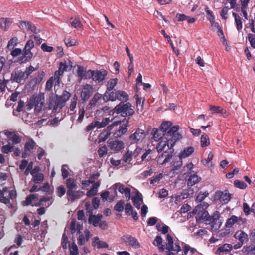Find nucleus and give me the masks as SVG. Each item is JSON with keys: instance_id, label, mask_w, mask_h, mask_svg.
<instances>
[{"instance_id": "obj_55", "label": "nucleus", "mask_w": 255, "mask_h": 255, "mask_svg": "<svg viewBox=\"0 0 255 255\" xmlns=\"http://www.w3.org/2000/svg\"><path fill=\"white\" fill-rule=\"evenodd\" d=\"M66 193V189L63 185L58 186L56 189L57 195L59 197H62Z\"/></svg>"}, {"instance_id": "obj_64", "label": "nucleus", "mask_w": 255, "mask_h": 255, "mask_svg": "<svg viewBox=\"0 0 255 255\" xmlns=\"http://www.w3.org/2000/svg\"><path fill=\"white\" fill-rule=\"evenodd\" d=\"M248 40L252 48H255V35L251 33L248 34Z\"/></svg>"}, {"instance_id": "obj_48", "label": "nucleus", "mask_w": 255, "mask_h": 255, "mask_svg": "<svg viewBox=\"0 0 255 255\" xmlns=\"http://www.w3.org/2000/svg\"><path fill=\"white\" fill-rule=\"evenodd\" d=\"M14 149V146L10 145V142H8V144L4 145L1 148V151L3 153L7 154L9 152H12Z\"/></svg>"}, {"instance_id": "obj_12", "label": "nucleus", "mask_w": 255, "mask_h": 255, "mask_svg": "<svg viewBox=\"0 0 255 255\" xmlns=\"http://www.w3.org/2000/svg\"><path fill=\"white\" fill-rule=\"evenodd\" d=\"M246 221V219L242 218L241 217H238L235 215H232L227 220L225 226L227 228H231L236 223L240 225L244 224Z\"/></svg>"}, {"instance_id": "obj_61", "label": "nucleus", "mask_w": 255, "mask_h": 255, "mask_svg": "<svg viewBox=\"0 0 255 255\" xmlns=\"http://www.w3.org/2000/svg\"><path fill=\"white\" fill-rule=\"evenodd\" d=\"M59 96L66 103L70 98L71 94L68 91L64 90L62 95Z\"/></svg>"}, {"instance_id": "obj_35", "label": "nucleus", "mask_w": 255, "mask_h": 255, "mask_svg": "<svg viewBox=\"0 0 255 255\" xmlns=\"http://www.w3.org/2000/svg\"><path fill=\"white\" fill-rule=\"evenodd\" d=\"M201 146L203 148L210 145V140L208 136L204 133L202 135L200 139Z\"/></svg>"}, {"instance_id": "obj_40", "label": "nucleus", "mask_w": 255, "mask_h": 255, "mask_svg": "<svg viewBox=\"0 0 255 255\" xmlns=\"http://www.w3.org/2000/svg\"><path fill=\"white\" fill-rule=\"evenodd\" d=\"M111 188H113L114 189V192L116 193V194H117V189H118V191L121 193H122V194L124 193V191L125 189V188L124 187V185H123L120 183H115V184H114L112 186Z\"/></svg>"}, {"instance_id": "obj_60", "label": "nucleus", "mask_w": 255, "mask_h": 255, "mask_svg": "<svg viewBox=\"0 0 255 255\" xmlns=\"http://www.w3.org/2000/svg\"><path fill=\"white\" fill-rule=\"evenodd\" d=\"M98 153L100 157H103L107 154V149L105 145L103 146L98 150Z\"/></svg>"}, {"instance_id": "obj_44", "label": "nucleus", "mask_w": 255, "mask_h": 255, "mask_svg": "<svg viewBox=\"0 0 255 255\" xmlns=\"http://www.w3.org/2000/svg\"><path fill=\"white\" fill-rule=\"evenodd\" d=\"M102 97V95L99 93H96L91 99L89 102L91 106H95L98 102V100Z\"/></svg>"}, {"instance_id": "obj_62", "label": "nucleus", "mask_w": 255, "mask_h": 255, "mask_svg": "<svg viewBox=\"0 0 255 255\" xmlns=\"http://www.w3.org/2000/svg\"><path fill=\"white\" fill-rule=\"evenodd\" d=\"M71 25L72 27L79 29L82 25L80 20L79 18H76L71 22Z\"/></svg>"}, {"instance_id": "obj_63", "label": "nucleus", "mask_w": 255, "mask_h": 255, "mask_svg": "<svg viewBox=\"0 0 255 255\" xmlns=\"http://www.w3.org/2000/svg\"><path fill=\"white\" fill-rule=\"evenodd\" d=\"M9 140H11L13 142V144H18L21 141L20 136L18 134H15L14 132Z\"/></svg>"}, {"instance_id": "obj_30", "label": "nucleus", "mask_w": 255, "mask_h": 255, "mask_svg": "<svg viewBox=\"0 0 255 255\" xmlns=\"http://www.w3.org/2000/svg\"><path fill=\"white\" fill-rule=\"evenodd\" d=\"M233 247L232 245L229 244H225L223 245L218 248L216 250V253L220 255L221 253L230 252L232 250Z\"/></svg>"}, {"instance_id": "obj_10", "label": "nucleus", "mask_w": 255, "mask_h": 255, "mask_svg": "<svg viewBox=\"0 0 255 255\" xmlns=\"http://www.w3.org/2000/svg\"><path fill=\"white\" fill-rule=\"evenodd\" d=\"M94 91L92 85L86 84L83 87L81 92V98L83 101H87L92 95Z\"/></svg>"}, {"instance_id": "obj_2", "label": "nucleus", "mask_w": 255, "mask_h": 255, "mask_svg": "<svg viewBox=\"0 0 255 255\" xmlns=\"http://www.w3.org/2000/svg\"><path fill=\"white\" fill-rule=\"evenodd\" d=\"M201 208L202 207L200 206H197L192 212L188 213V215L191 217V214H196L195 218L197 222L201 223L205 221L206 224H211L212 228L218 229L221 225V223L219 225H217V222L220 223L219 221L220 215L219 212L216 211L210 216L207 210L201 209Z\"/></svg>"}, {"instance_id": "obj_7", "label": "nucleus", "mask_w": 255, "mask_h": 255, "mask_svg": "<svg viewBox=\"0 0 255 255\" xmlns=\"http://www.w3.org/2000/svg\"><path fill=\"white\" fill-rule=\"evenodd\" d=\"M145 136L144 131L138 128L134 133L129 136V139L131 144L138 143L142 142Z\"/></svg>"}, {"instance_id": "obj_13", "label": "nucleus", "mask_w": 255, "mask_h": 255, "mask_svg": "<svg viewBox=\"0 0 255 255\" xmlns=\"http://www.w3.org/2000/svg\"><path fill=\"white\" fill-rule=\"evenodd\" d=\"M121 239L127 245H130L136 248L140 247V244L136 238L131 235H127L123 236Z\"/></svg>"}, {"instance_id": "obj_39", "label": "nucleus", "mask_w": 255, "mask_h": 255, "mask_svg": "<svg viewBox=\"0 0 255 255\" xmlns=\"http://www.w3.org/2000/svg\"><path fill=\"white\" fill-rule=\"evenodd\" d=\"M132 158V152L128 150L125 154L123 155L122 157V160L126 163H129L131 161Z\"/></svg>"}, {"instance_id": "obj_31", "label": "nucleus", "mask_w": 255, "mask_h": 255, "mask_svg": "<svg viewBox=\"0 0 255 255\" xmlns=\"http://www.w3.org/2000/svg\"><path fill=\"white\" fill-rule=\"evenodd\" d=\"M72 67V63L70 61H65L64 62H61L59 63V67L60 70L63 72L70 70Z\"/></svg>"}, {"instance_id": "obj_52", "label": "nucleus", "mask_w": 255, "mask_h": 255, "mask_svg": "<svg viewBox=\"0 0 255 255\" xmlns=\"http://www.w3.org/2000/svg\"><path fill=\"white\" fill-rule=\"evenodd\" d=\"M64 42L67 47H70L76 45V41L71 39L70 37H66L65 38Z\"/></svg>"}, {"instance_id": "obj_57", "label": "nucleus", "mask_w": 255, "mask_h": 255, "mask_svg": "<svg viewBox=\"0 0 255 255\" xmlns=\"http://www.w3.org/2000/svg\"><path fill=\"white\" fill-rule=\"evenodd\" d=\"M184 254L187 255L189 251H190L191 254H193L196 252V250L195 248H191L188 245H185L183 248Z\"/></svg>"}, {"instance_id": "obj_56", "label": "nucleus", "mask_w": 255, "mask_h": 255, "mask_svg": "<svg viewBox=\"0 0 255 255\" xmlns=\"http://www.w3.org/2000/svg\"><path fill=\"white\" fill-rule=\"evenodd\" d=\"M125 210L126 214L128 216L131 215L132 213L133 207L130 203H127L125 205Z\"/></svg>"}, {"instance_id": "obj_14", "label": "nucleus", "mask_w": 255, "mask_h": 255, "mask_svg": "<svg viewBox=\"0 0 255 255\" xmlns=\"http://www.w3.org/2000/svg\"><path fill=\"white\" fill-rule=\"evenodd\" d=\"M84 194V192L80 190L76 191V189L67 191V198L68 201L73 202L77 199L80 198Z\"/></svg>"}, {"instance_id": "obj_38", "label": "nucleus", "mask_w": 255, "mask_h": 255, "mask_svg": "<svg viewBox=\"0 0 255 255\" xmlns=\"http://www.w3.org/2000/svg\"><path fill=\"white\" fill-rule=\"evenodd\" d=\"M45 72L44 71L38 72L36 77L32 80L35 84H39L43 80L45 76Z\"/></svg>"}, {"instance_id": "obj_18", "label": "nucleus", "mask_w": 255, "mask_h": 255, "mask_svg": "<svg viewBox=\"0 0 255 255\" xmlns=\"http://www.w3.org/2000/svg\"><path fill=\"white\" fill-rule=\"evenodd\" d=\"M118 81V79L117 78L110 79L106 84L107 89L104 95L103 99L105 100L106 98L108 97L109 93H111L112 91H114V88L116 85Z\"/></svg>"}, {"instance_id": "obj_23", "label": "nucleus", "mask_w": 255, "mask_h": 255, "mask_svg": "<svg viewBox=\"0 0 255 255\" xmlns=\"http://www.w3.org/2000/svg\"><path fill=\"white\" fill-rule=\"evenodd\" d=\"M92 245L94 247H96L98 249L107 248L109 246L106 242L100 241L98 237H95L93 238Z\"/></svg>"}, {"instance_id": "obj_54", "label": "nucleus", "mask_w": 255, "mask_h": 255, "mask_svg": "<svg viewBox=\"0 0 255 255\" xmlns=\"http://www.w3.org/2000/svg\"><path fill=\"white\" fill-rule=\"evenodd\" d=\"M209 193L207 191L204 192H200L197 195L196 200L197 202H202V201L208 196Z\"/></svg>"}, {"instance_id": "obj_1", "label": "nucleus", "mask_w": 255, "mask_h": 255, "mask_svg": "<svg viewBox=\"0 0 255 255\" xmlns=\"http://www.w3.org/2000/svg\"><path fill=\"white\" fill-rule=\"evenodd\" d=\"M179 129L178 125L173 126L167 133V135L171 136V138H167L166 141H160L157 145L156 148L157 152L159 153L163 152L157 157L158 164L162 165L165 164L169 162L173 156L174 151L173 147L176 142L182 137V135L178 132Z\"/></svg>"}, {"instance_id": "obj_5", "label": "nucleus", "mask_w": 255, "mask_h": 255, "mask_svg": "<svg viewBox=\"0 0 255 255\" xmlns=\"http://www.w3.org/2000/svg\"><path fill=\"white\" fill-rule=\"evenodd\" d=\"M117 100L121 101V102H127L129 100V95L127 92L123 90H118L116 92L112 91L108 95V97L104 100L114 101Z\"/></svg>"}, {"instance_id": "obj_42", "label": "nucleus", "mask_w": 255, "mask_h": 255, "mask_svg": "<svg viewBox=\"0 0 255 255\" xmlns=\"http://www.w3.org/2000/svg\"><path fill=\"white\" fill-rule=\"evenodd\" d=\"M38 68V65L35 68H34L32 65H30L28 67L26 68V70L23 73H24L26 79L29 77L30 75L34 71L37 70Z\"/></svg>"}, {"instance_id": "obj_50", "label": "nucleus", "mask_w": 255, "mask_h": 255, "mask_svg": "<svg viewBox=\"0 0 255 255\" xmlns=\"http://www.w3.org/2000/svg\"><path fill=\"white\" fill-rule=\"evenodd\" d=\"M34 200H38L37 195L36 194H31L27 196L26 198V200L24 202L25 205H30L32 201Z\"/></svg>"}, {"instance_id": "obj_20", "label": "nucleus", "mask_w": 255, "mask_h": 255, "mask_svg": "<svg viewBox=\"0 0 255 255\" xmlns=\"http://www.w3.org/2000/svg\"><path fill=\"white\" fill-rule=\"evenodd\" d=\"M216 195L219 198L222 204H227L231 199V194L221 191H217L216 193Z\"/></svg>"}, {"instance_id": "obj_37", "label": "nucleus", "mask_w": 255, "mask_h": 255, "mask_svg": "<svg viewBox=\"0 0 255 255\" xmlns=\"http://www.w3.org/2000/svg\"><path fill=\"white\" fill-rule=\"evenodd\" d=\"M166 240L168 243L166 244V249L169 251H171L173 249V241L172 236L169 234H167L166 235Z\"/></svg>"}, {"instance_id": "obj_11", "label": "nucleus", "mask_w": 255, "mask_h": 255, "mask_svg": "<svg viewBox=\"0 0 255 255\" xmlns=\"http://www.w3.org/2000/svg\"><path fill=\"white\" fill-rule=\"evenodd\" d=\"M93 72V81L99 83L102 82L106 79L108 75V72L104 69L94 70Z\"/></svg>"}, {"instance_id": "obj_51", "label": "nucleus", "mask_w": 255, "mask_h": 255, "mask_svg": "<svg viewBox=\"0 0 255 255\" xmlns=\"http://www.w3.org/2000/svg\"><path fill=\"white\" fill-rule=\"evenodd\" d=\"M85 111L84 107L83 106V107L80 108L79 109V112H78L79 116L77 120L78 123H80L82 122L84 117V115H85Z\"/></svg>"}, {"instance_id": "obj_4", "label": "nucleus", "mask_w": 255, "mask_h": 255, "mask_svg": "<svg viewBox=\"0 0 255 255\" xmlns=\"http://www.w3.org/2000/svg\"><path fill=\"white\" fill-rule=\"evenodd\" d=\"M113 112L120 115L122 117L126 118L132 116L135 111L132 108L131 104L129 102H120L113 109Z\"/></svg>"}, {"instance_id": "obj_28", "label": "nucleus", "mask_w": 255, "mask_h": 255, "mask_svg": "<svg viewBox=\"0 0 255 255\" xmlns=\"http://www.w3.org/2000/svg\"><path fill=\"white\" fill-rule=\"evenodd\" d=\"M11 23L9 18L2 17L0 19V27L4 31L8 29Z\"/></svg>"}, {"instance_id": "obj_46", "label": "nucleus", "mask_w": 255, "mask_h": 255, "mask_svg": "<svg viewBox=\"0 0 255 255\" xmlns=\"http://www.w3.org/2000/svg\"><path fill=\"white\" fill-rule=\"evenodd\" d=\"M78 98L76 95H74V96L71 99V102L69 106V109L71 111L75 113V109L76 108L77 105Z\"/></svg>"}, {"instance_id": "obj_16", "label": "nucleus", "mask_w": 255, "mask_h": 255, "mask_svg": "<svg viewBox=\"0 0 255 255\" xmlns=\"http://www.w3.org/2000/svg\"><path fill=\"white\" fill-rule=\"evenodd\" d=\"M167 132L166 134L163 133L160 129L156 128H154L152 131L153 138L156 141H158L159 140H161L160 141H166L167 138H171V136H168L167 135Z\"/></svg>"}, {"instance_id": "obj_19", "label": "nucleus", "mask_w": 255, "mask_h": 255, "mask_svg": "<svg viewBox=\"0 0 255 255\" xmlns=\"http://www.w3.org/2000/svg\"><path fill=\"white\" fill-rule=\"evenodd\" d=\"M33 56V54L31 50H24L23 49L22 52V56L19 57V61L21 64L25 63L29 61L32 59Z\"/></svg>"}, {"instance_id": "obj_45", "label": "nucleus", "mask_w": 255, "mask_h": 255, "mask_svg": "<svg viewBox=\"0 0 255 255\" xmlns=\"http://www.w3.org/2000/svg\"><path fill=\"white\" fill-rule=\"evenodd\" d=\"M18 38L16 37L12 38L8 42L7 48L13 49V48L17 45Z\"/></svg>"}, {"instance_id": "obj_49", "label": "nucleus", "mask_w": 255, "mask_h": 255, "mask_svg": "<svg viewBox=\"0 0 255 255\" xmlns=\"http://www.w3.org/2000/svg\"><path fill=\"white\" fill-rule=\"evenodd\" d=\"M210 110L213 113H223L225 110L220 106L211 105L210 107Z\"/></svg>"}, {"instance_id": "obj_33", "label": "nucleus", "mask_w": 255, "mask_h": 255, "mask_svg": "<svg viewBox=\"0 0 255 255\" xmlns=\"http://www.w3.org/2000/svg\"><path fill=\"white\" fill-rule=\"evenodd\" d=\"M194 151V149L193 147H188L187 148L184 149L179 155L180 159L185 158L189 156Z\"/></svg>"}, {"instance_id": "obj_58", "label": "nucleus", "mask_w": 255, "mask_h": 255, "mask_svg": "<svg viewBox=\"0 0 255 255\" xmlns=\"http://www.w3.org/2000/svg\"><path fill=\"white\" fill-rule=\"evenodd\" d=\"M8 82V80L3 79L2 80L0 79V91L1 92H3L5 91L6 88L7 87V84Z\"/></svg>"}, {"instance_id": "obj_34", "label": "nucleus", "mask_w": 255, "mask_h": 255, "mask_svg": "<svg viewBox=\"0 0 255 255\" xmlns=\"http://www.w3.org/2000/svg\"><path fill=\"white\" fill-rule=\"evenodd\" d=\"M110 122L109 118H105L102 120V122L98 121H95V125L97 128H101L106 126Z\"/></svg>"}, {"instance_id": "obj_32", "label": "nucleus", "mask_w": 255, "mask_h": 255, "mask_svg": "<svg viewBox=\"0 0 255 255\" xmlns=\"http://www.w3.org/2000/svg\"><path fill=\"white\" fill-rule=\"evenodd\" d=\"M172 125V123L169 121H166L162 123L160 127V130L162 131V132L166 134L168 132L170 129L173 127H171Z\"/></svg>"}, {"instance_id": "obj_47", "label": "nucleus", "mask_w": 255, "mask_h": 255, "mask_svg": "<svg viewBox=\"0 0 255 255\" xmlns=\"http://www.w3.org/2000/svg\"><path fill=\"white\" fill-rule=\"evenodd\" d=\"M33 176V181L35 184H39L41 183L44 179L43 174L41 173H38Z\"/></svg>"}, {"instance_id": "obj_22", "label": "nucleus", "mask_w": 255, "mask_h": 255, "mask_svg": "<svg viewBox=\"0 0 255 255\" xmlns=\"http://www.w3.org/2000/svg\"><path fill=\"white\" fill-rule=\"evenodd\" d=\"M234 237L235 239L238 240L239 242L243 244L248 241V234L242 230H239L236 232Z\"/></svg>"}, {"instance_id": "obj_8", "label": "nucleus", "mask_w": 255, "mask_h": 255, "mask_svg": "<svg viewBox=\"0 0 255 255\" xmlns=\"http://www.w3.org/2000/svg\"><path fill=\"white\" fill-rule=\"evenodd\" d=\"M8 189L7 187H4L3 188L2 190H0V202L5 204H9L10 203V199L12 200L16 199L17 196L16 191L12 190L9 192V198L4 197V192H7Z\"/></svg>"}, {"instance_id": "obj_24", "label": "nucleus", "mask_w": 255, "mask_h": 255, "mask_svg": "<svg viewBox=\"0 0 255 255\" xmlns=\"http://www.w3.org/2000/svg\"><path fill=\"white\" fill-rule=\"evenodd\" d=\"M90 232L86 229L84 234L80 235L78 238V244L79 245H84L86 241H88L90 238Z\"/></svg>"}, {"instance_id": "obj_41", "label": "nucleus", "mask_w": 255, "mask_h": 255, "mask_svg": "<svg viewBox=\"0 0 255 255\" xmlns=\"http://www.w3.org/2000/svg\"><path fill=\"white\" fill-rule=\"evenodd\" d=\"M151 152L152 151L150 149L146 150L141 156V161L139 162H137L138 164H141L143 161H145L146 160H147V161H149L151 159V158L149 157L147 159L146 158L151 153Z\"/></svg>"}, {"instance_id": "obj_25", "label": "nucleus", "mask_w": 255, "mask_h": 255, "mask_svg": "<svg viewBox=\"0 0 255 255\" xmlns=\"http://www.w3.org/2000/svg\"><path fill=\"white\" fill-rule=\"evenodd\" d=\"M102 217V215L99 214L96 216L90 214L88 219V222L89 223L92 224L94 227H97Z\"/></svg>"}, {"instance_id": "obj_36", "label": "nucleus", "mask_w": 255, "mask_h": 255, "mask_svg": "<svg viewBox=\"0 0 255 255\" xmlns=\"http://www.w3.org/2000/svg\"><path fill=\"white\" fill-rule=\"evenodd\" d=\"M36 143L32 139L27 142L24 145V150L31 153V151L35 148Z\"/></svg>"}, {"instance_id": "obj_43", "label": "nucleus", "mask_w": 255, "mask_h": 255, "mask_svg": "<svg viewBox=\"0 0 255 255\" xmlns=\"http://www.w3.org/2000/svg\"><path fill=\"white\" fill-rule=\"evenodd\" d=\"M125 204V202L123 200H120L114 206V210L117 212H122L124 209V205Z\"/></svg>"}, {"instance_id": "obj_59", "label": "nucleus", "mask_w": 255, "mask_h": 255, "mask_svg": "<svg viewBox=\"0 0 255 255\" xmlns=\"http://www.w3.org/2000/svg\"><path fill=\"white\" fill-rule=\"evenodd\" d=\"M70 255H77L78 254V247L74 243L70 247Z\"/></svg>"}, {"instance_id": "obj_26", "label": "nucleus", "mask_w": 255, "mask_h": 255, "mask_svg": "<svg viewBox=\"0 0 255 255\" xmlns=\"http://www.w3.org/2000/svg\"><path fill=\"white\" fill-rule=\"evenodd\" d=\"M141 196V194L139 192V191H137L136 196L132 198L134 206L138 209H140L141 202H143V199Z\"/></svg>"}, {"instance_id": "obj_27", "label": "nucleus", "mask_w": 255, "mask_h": 255, "mask_svg": "<svg viewBox=\"0 0 255 255\" xmlns=\"http://www.w3.org/2000/svg\"><path fill=\"white\" fill-rule=\"evenodd\" d=\"M65 102L59 96H56L55 105L53 106V111L56 112L58 108L61 109L65 105Z\"/></svg>"}, {"instance_id": "obj_21", "label": "nucleus", "mask_w": 255, "mask_h": 255, "mask_svg": "<svg viewBox=\"0 0 255 255\" xmlns=\"http://www.w3.org/2000/svg\"><path fill=\"white\" fill-rule=\"evenodd\" d=\"M189 174L190 175L187 180V185L188 186H192L200 181L201 178L194 171H190Z\"/></svg>"}, {"instance_id": "obj_17", "label": "nucleus", "mask_w": 255, "mask_h": 255, "mask_svg": "<svg viewBox=\"0 0 255 255\" xmlns=\"http://www.w3.org/2000/svg\"><path fill=\"white\" fill-rule=\"evenodd\" d=\"M108 146L112 150L119 151L123 149L125 145L122 141L110 139L108 141Z\"/></svg>"}, {"instance_id": "obj_6", "label": "nucleus", "mask_w": 255, "mask_h": 255, "mask_svg": "<svg viewBox=\"0 0 255 255\" xmlns=\"http://www.w3.org/2000/svg\"><path fill=\"white\" fill-rule=\"evenodd\" d=\"M129 118H125L122 121H116L119 124V129L114 133L115 137H120L125 134L128 131Z\"/></svg>"}, {"instance_id": "obj_3", "label": "nucleus", "mask_w": 255, "mask_h": 255, "mask_svg": "<svg viewBox=\"0 0 255 255\" xmlns=\"http://www.w3.org/2000/svg\"><path fill=\"white\" fill-rule=\"evenodd\" d=\"M45 96L43 93L37 95H33L30 98L27 105V109H31L34 107L35 112H42L45 109Z\"/></svg>"}, {"instance_id": "obj_9", "label": "nucleus", "mask_w": 255, "mask_h": 255, "mask_svg": "<svg viewBox=\"0 0 255 255\" xmlns=\"http://www.w3.org/2000/svg\"><path fill=\"white\" fill-rule=\"evenodd\" d=\"M26 80L23 71L21 70L16 69L13 71L11 75L10 81L12 82L21 83Z\"/></svg>"}, {"instance_id": "obj_15", "label": "nucleus", "mask_w": 255, "mask_h": 255, "mask_svg": "<svg viewBox=\"0 0 255 255\" xmlns=\"http://www.w3.org/2000/svg\"><path fill=\"white\" fill-rule=\"evenodd\" d=\"M118 125V122L115 121L112 123L111 125L108 126L106 128V129L104 130L102 132H101L99 135V141L100 142L105 141L109 136L110 135L111 133V130L112 128L115 126Z\"/></svg>"}, {"instance_id": "obj_29", "label": "nucleus", "mask_w": 255, "mask_h": 255, "mask_svg": "<svg viewBox=\"0 0 255 255\" xmlns=\"http://www.w3.org/2000/svg\"><path fill=\"white\" fill-rule=\"evenodd\" d=\"M66 185L67 188V191H69L73 189H76L77 188L76 181L73 178H69L66 180Z\"/></svg>"}, {"instance_id": "obj_53", "label": "nucleus", "mask_w": 255, "mask_h": 255, "mask_svg": "<svg viewBox=\"0 0 255 255\" xmlns=\"http://www.w3.org/2000/svg\"><path fill=\"white\" fill-rule=\"evenodd\" d=\"M234 184L236 187L242 189H245L247 186V184L244 181L239 180H236L234 182Z\"/></svg>"}]
</instances>
